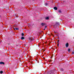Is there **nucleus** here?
<instances>
[{
    "label": "nucleus",
    "instance_id": "f257e3e1",
    "mask_svg": "<svg viewBox=\"0 0 74 74\" xmlns=\"http://www.w3.org/2000/svg\"><path fill=\"white\" fill-rule=\"evenodd\" d=\"M45 25V23H42L41 24V25L42 26H44V25Z\"/></svg>",
    "mask_w": 74,
    "mask_h": 74
},
{
    "label": "nucleus",
    "instance_id": "f03ea898",
    "mask_svg": "<svg viewBox=\"0 0 74 74\" xmlns=\"http://www.w3.org/2000/svg\"><path fill=\"white\" fill-rule=\"evenodd\" d=\"M66 47H69V43H67L66 44Z\"/></svg>",
    "mask_w": 74,
    "mask_h": 74
},
{
    "label": "nucleus",
    "instance_id": "7ed1b4c3",
    "mask_svg": "<svg viewBox=\"0 0 74 74\" xmlns=\"http://www.w3.org/2000/svg\"><path fill=\"white\" fill-rule=\"evenodd\" d=\"M0 64H4V62H0Z\"/></svg>",
    "mask_w": 74,
    "mask_h": 74
},
{
    "label": "nucleus",
    "instance_id": "20e7f679",
    "mask_svg": "<svg viewBox=\"0 0 74 74\" xmlns=\"http://www.w3.org/2000/svg\"><path fill=\"white\" fill-rule=\"evenodd\" d=\"M54 9L55 10H58V8H56V7H54Z\"/></svg>",
    "mask_w": 74,
    "mask_h": 74
},
{
    "label": "nucleus",
    "instance_id": "39448f33",
    "mask_svg": "<svg viewBox=\"0 0 74 74\" xmlns=\"http://www.w3.org/2000/svg\"><path fill=\"white\" fill-rule=\"evenodd\" d=\"M15 29L16 30H19V28H15Z\"/></svg>",
    "mask_w": 74,
    "mask_h": 74
},
{
    "label": "nucleus",
    "instance_id": "423d86ee",
    "mask_svg": "<svg viewBox=\"0 0 74 74\" xmlns=\"http://www.w3.org/2000/svg\"><path fill=\"white\" fill-rule=\"evenodd\" d=\"M59 23L58 22H56V25H59Z\"/></svg>",
    "mask_w": 74,
    "mask_h": 74
},
{
    "label": "nucleus",
    "instance_id": "0eeeda50",
    "mask_svg": "<svg viewBox=\"0 0 74 74\" xmlns=\"http://www.w3.org/2000/svg\"><path fill=\"white\" fill-rule=\"evenodd\" d=\"M45 19H46L47 20H48L49 19V17H47Z\"/></svg>",
    "mask_w": 74,
    "mask_h": 74
},
{
    "label": "nucleus",
    "instance_id": "6e6552de",
    "mask_svg": "<svg viewBox=\"0 0 74 74\" xmlns=\"http://www.w3.org/2000/svg\"><path fill=\"white\" fill-rule=\"evenodd\" d=\"M3 73V72L2 71H1L0 72V73H1V74H2V73Z\"/></svg>",
    "mask_w": 74,
    "mask_h": 74
},
{
    "label": "nucleus",
    "instance_id": "1a4fd4ad",
    "mask_svg": "<svg viewBox=\"0 0 74 74\" xmlns=\"http://www.w3.org/2000/svg\"><path fill=\"white\" fill-rule=\"evenodd\" d=\"M21 34H22V36H24V34L23 33H22Z\"/></svg>",
    "mask_w": 74,
    "mask_h": 74
},
{
    "label": "nucleus",
    "instance_id": "9d476101",
    "mask_svg": "<svg viewBox=\"0 0 74 74\" xmlns=\"http://www.w3.org/2000/svg\"><path fill=\"white\" fill-rule=\"evenodd\" d=\"M60 70L61 71H63V69H60Z\"/></svg>",
    "mask_w": 74,
    "mask_h": 74
},
{
    "label": "nucleus",
    "instance_id": "9b49d317",
    "mask_svg": "<svg viewBox=\"0 0 74 74\" xmlns=\"http://www.w3.org/2000/svg\"><path fill=\"white\" fill-rule=\"evenodd\" d=\"M24 37H22L21 38V39L22 40H23V39H24Z\"/></svg>",
    "mask_w": 74,
    "mask_h": 74
},
{
    "label": "nucleus",
    "instance_id": "f8f14e48",
    "mask_svg": "<svg viewBox=\"0 0 74 74\" xmlns=\"http://www.w3.org/2000/svg\"><path fill=\"white\" fill-rule=\"evenodd\" d=\"M58 12H59V13H61V11H60V10L58 11Z\"/></svg>",
    "mask_w": 74,
    "mask_h": 74
},
{
    "label": "nucleus",
    "instance_id": "ddd939ff",
    "mask_svg": "<svg viewBox=\"0 0 74 74\" xmlns=\"http://www.w3.org/2000/svg\"><path fill=\"white\" fill-rule=\"evenodd\" d=\"M48 3H45V5H48Z\"/></svg>",
    "mask_w": 74,
    "mask_h": 74
},
{
    "label": "nucleus",
    "instance_id": "4468645a",
    "mask_svg": "<svg viewBox=\"0 0 74 74\" xmlns=\"http://www.w3.org/2000/svg\"><path fill=\"white\" fill-rule=\"evenodd\" d=\"M68 52H70V49H68Z\"/></svg>",
    "mask_w": 74,
    "mask_h": 74
},
{
    "label": "nucleus",
    "instance_id": "2eb2a0df",
    "mask_svg": "<svg viewBox=\"0 0 74 74\" xmlns=\"http://www.w3.org/2000/svg\"><path fill=\"white\" fill-rule=\"evenodd\" d=\"M58 44H59V40H58Z\"/></svg>",
    "mask_w": 74,
    "mask_h": 74
},
{
    "label": "nucleus",
    "instance_id": "dca6fc26",
    "mask_svg": "<svg viewBox=\"0 0 74 74\" xmlns=\"http://www.w3.org/2000/svg\"><path fill=\"white\" fill-rule=\"evenodd\" d=\"M54 32L55 33H57V32H55V31H54Z\"/></svg>",
    "mask_w": 74,
    "mask_h": 74
},
{
    "label": "nucleus",
    "instance_id": "f3484780",
    "mask_svg": "<svg viewBox=\"0 0 74 74\" xmlns=\"http://www.w3.org/2000/svg\"><path fill=\"white\" fill-rule=\"evenodd\" d=\"M72 55H73V54H74V52H73L72 53Z\"/></svg>",
    "mask_w": 74,
    "mask_h": 74
},
{
    "label": "nucleus",
    "instance_id": "a211bd4d",
    "mask_svg": "<svg viewBox=\"0 0 74 74\" xmlns=\"http://www.w3.org/2000/svg\"><path fill=\"white\" fill-rule=\"evenodd\" d=\"M46 27H47V26H45V29H46Z\"/></svg>",
    "mask_w": 74,
    "mask_h": 74
},
{
    "label": "nucleus",
    "instance_id": "6ab92c4d",
    "mask_svg": "<svg viewBox=\"0 0 74 74\" xmlns=\"http://www.w3.org/2000/svg\"><path fill=\"white\" fill-rule=\"evenodd\" d=\"M58 46H59V43H58Z\"/></svg>",
    "mask_w": 74,
    "mask_h": 74
},
{
    "label": "nucleus",
    "instance_id": "aec40b11",
    "mask_svg": "<svg viewBox=\"0 0 74 74\" xmlns=\"http://www.w3.org/2000/svg\"><path fill=\"white\" fill-rule=\"evenodd\" d=\"M45 28L44 29V30H45Z\"/></svg>",
    "mask_w": 74,
    "mask_h": 74
},
{
    "label": "nucleus",
    "instance_id": "412c9836",
    "mask_svg": "<svg viewBox=\"0 0 74 74\" xmlns=\"http://www.w3.org/2000/svg\"><path fill=\"white\" fill-rule=\"evenodd\" d=\"M44 51H45V50Z\"/></svg>",
    "mask_w": 74,
    "mask_h": 74
}]
</instances>
